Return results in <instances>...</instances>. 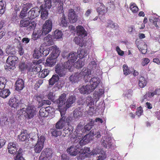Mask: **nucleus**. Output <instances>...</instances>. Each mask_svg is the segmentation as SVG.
Segmentation results:
<instances>
[{"mask_svg":"<svg viewBox=\"0 0 160 160\" xmlns=\"http://www.w3.org/2000/svg\"><path fill=\"white\" fill-rule=\"evenodd\" d=\"M69 131L70 134V137L72 142L76 144H77V143H78L80 146L85 145L89 142L90 140L93 139V137L95 136L96 138H98L101 136V133L99 131H90L88 134L86 135L83 138L81 139L79 137H81V134L78 133L79 131Z\"/></svg>","mask_w":160,"mask_h":160,"instance_id":"obj_1","label":"nucleus"},{"mask_svg":"<svg viewBox=\"0 0 160 160\" xmlns=\"http://www.w3.org/2000/svg\"><path fill=\"white\" fill-rule=\"evenodd\" d=\"M72 146L67 149L68 152L72 156H76L78 153L79 155L78 157V159L82 160L84 159L85 156H86V153L90 152V148L87 147H85L84 148L81 149L80 151L78 149L79 146L77 144H74Z\"/></svg>","mask_w":160,"mask_h":160,"instance_id":"obj_2","label":"nucleus"},{"mask_svg":"<svg viewBox=\"0 0 160 160\" xmlns=\"http://www.w3.org/2000/svg\"><path fill=\"white\" fill-rule=\"evenodd\" d=\"M69 60L67 62H64L63 64H58L55 68V71L60 77L65 76L67 72V69L70 70L71 69L72 64Z\"/></svg>","mask_w":160,"mask_h":160,"instance_id":"obj_3","label":"nucleus"},{"mask_svg":"<svg viewBox=\"0 0 160 160\" xmlns=\"http://www.w3.org/2000/svg\"><path fill=\"white\" fill-rule=\"evenodd\" d=\"M29 18H26L21 19L20 21L19 27L20 28H26L28 31H31L34 30L36 25V23L34 21L30 20Z\"/></svg>","mask_w":160,"mask_h":160,"instance_id":"obj_4","label":"nucleus"},{"mask_svg":"<svg viewBox=\"0 0 160 160\" xmlns=\"http://www.w3.org/2000/svg\"><path fill=\"white\" fill-rule=\"evenodd\" d=\"M20 112V116H23L26 119L29 120L34 117L35 111L33 107L30 106L21 109Z\"/></svg>","mask_w":160,"mask_h":160,"instance_id":"obj_5","label":"nucleus"},{"mask_svg":"<svg viewBox=\"0 0 160 160\" xmlns=\"http://www.w3.org/2000/svg\"><path fill=\"white\" fill-rule=\"evenodd\" d=\"M113 139L106 135L102 136L101 141V144L103 147L108 148L114 149L115 146L113 144Z\"/></svg>","mask_w":160,"mask_h":160,"instance_id":"obj_6","label":"nucleus"},{"mask_svg":"<svg viewBox=\"0 0 160 160\" xmlns=\"http://www.w3.org/2000/svg\"><path fill=\"white\" fill-rule=\"evenodd\" d=\"M0 122L8 126H12L15 122V119L14 117L11 114L10 116L8 115H3L0 118Z\"/></svg>","mask_w":160,"mask_h":160,"instance_id":"obj_7","label":"nucleus"},{"mask_svg":"<svg viewBox=\"0 0 160 160\" xmlns=\"http://www.w3.org/2000/svg\"><path fill=\"white\" fill-rule=\"evenodd\" d=\"M18 58L15 56H10L8 57L6 60L8 65H6V69L9 70L12 69V68L15 67L16 64L18 62Z\"/></svg>","mask_w":160,"mask_h":160,"instance_id":"obj_8","label":"nucleus"},{"mask_svg":"<svg viewBox=\"0 0 160 160\" xmlns=\"http://www.w3.org/2000/svg\"><path fill=\"white\" fill-rule=\"evenodd\" d=\"M38 136L39 138L38 134ZM45 140V138L43 136H41L38 138L37 142L34 147V150L35 152L39 153L41 152L43 148V144Z\"/></svg>","mask_w":160,"mask_h":160,"instance_id":"obj_9","label":"nucleus"},{"mask_svg":"<svg viewBox=\"0 0 160 160\" xmlns=\"http://www.w3.org/2000/svg\"><path fill=\"white\" fill-rule=\"evenodd\" d=\"M52 156V150L49 148L43 149L39 157V160H49Z\"/></svg>","mask_w":160,"mask_h":160,"instance_id":"obj_10","label":"nucleus"},{"mask_svg":"<svg viewBox=\"0 0 160 160\" xmlns=\"http://www.w3.org/2000/svg\"><path fill=\"white\" fill-rule=\"evenodd\" d=\"M52 26V21L51 19H48L45 21L42 28V33L46 35L51 31Z\"/></svg>","mask_w":160,"mask_h":160,"instance_id":"obj_11","label":"nucleus"},{"mask_svg":"<svg viewBox=\"0 0 160 160\" xmlns=\"http://www.w3.org/2000/svg\"><path fill=\"white\" fill-rule=\"evenodd\" d=\"M66 94L63 93L60 95L58 99L55 101L54 102L58 104V107H62L66 106Z\"/></svg>","mask_w":160,"mask_h":160,"instance_id":"obj_12","label":"nucleus"},{"mask_svg":"<svg viewBox=\"0 0 160 160\" xmlns=\"http://www.w3.org/2000/svg\"><path fill=\"white\" fill-rule=\"evenodd\" d=\"M40 12V10L38 7L32 8L28 12L29 18L31 19L35 18L39 15Z\"/></svg>","mask_w":160,"mask_h":160,"instance_id":"obj_13","label":"nucleus"},{"mask_svg":"<svg viewBox=\"0 0 160 160\" xmlns=\"http://www.w3.org/2000/svg\"><path fill=\"white\" fill-rule=\"evenodd\" d=\"M83 112L82 108L78 107L76 108L73 112V116L75 121H77L82 118Z\"/></svg>","mask_w":160,"mask_h":160,"instance_id":"obj_14","label":"nucleus"},{"mask_svg":"<svg viewBox=\"0 0 160 160\" xmlns=\"http://www.w3.org/2000/svg\"><path fill=\"white\" fill-rule=\"evenodd\" d=\"M52 109V108L50 107H48L46 108H42L39 111V115L42 117H47L49 113L51 112V110Z\"/></svg>","mask_w":160,"mask_h":160,"instance_id":"obj_15","label":"nucleus"},{"mask_svg":"<svg viewBox=\"0 0 160 160\" xmlns=\"http://www.w3.org/2000/svg\"><path fill=\"white\" fill-rule=\"evenodd\" d=\"M68 18L71 23H75L77 21V16L73 9H70L69 10Z\"/></svg>","mask_w":160,"mask_h":160,"instance_id":"obj_16","label":"nucleus"},{"mask_svg":"<svg viewBox=\"0 0 160 160\" xmlns=\"http://www.w3.org/2000/svg\"><path fill=\"white\" fill-rule=\"evenodd\" d=\"M100 80L98 77H94L92 78L90 81V87L91 88V90L93 91L97 87L100 83Z\"/></svg>","mask_w":160,"mask_h":160,"instance_id":"obj_17","label":"nucleus"},{"mask_svg":"<svg viewBox=\"0 0 160 160\" xmlns=\"http://www.w3.org/2000/svg\"><path fill=\"white\" fill-rule=\"evenodd\" d=\"M77 33L79 37L83 38L87 35V32L84 28L81 26L77 27Z\"/></svg>","mask_w":160,"mask_h":160,"instance_id":"obj_18","label":"nucleus"},{"mask_svg":"<svg viewBox=\"0 0 160 160\" xmlns=\"http://www.w3.org/2000/svg\"><path fill=\"white\" fill-rule=\"evenodd\" d=\"M49 50L52 51L50 55L57 58L60 52L59 48L56 45H54L49 47Z\"/></svg>","mask_w":160,"mask_h":160,"instance_id":"obj_19","label":"nucleus"},{"mask_svg":"<svg viewBox=\"0 0 160 160\" xmlns=\"http://www.w3.org/2000/svg\"><path fill=\"white\" fill-rule=\"evenodd\" d=\"M18 147V145L15 143L13 142L9 143L8 146V152L11 154H14L16 152Z\"/></svg>","mask_w":160,"mask_h":160,"instance_id":"obj_20","label":"nucleus"},{"mask_svg":"<svg viewBox=\"0 0 160 160\" xmlns=\"http://www.w3.org/2000/svg\"><path fill=\"white\" fill-rule=\"evenodd\" d=\"M79 91L81 93L88 94L93 91L91 90L90 85L83 86L79 89Z\"/></svg>","mask_w":160,"mask_h":160,"instance_id":"obj_21","label":"nucleus"},{"mask_svg":"<svg viewBox=\"0 0 160 160\" xmlns=\"http://www.w3.org/2000/svg\"><path fill=\"white\" fill-rule=\"evenodd\" d=\"M100 4L99 7L97 9V11L98 13V15H103L107 12V8L102 3L99 2Z\"/></svg>","mask_w":160,"mask_h":160,"instance_id":"obj_22","label":"nucleus"},{"mask_svg":"<svg viewBox=\"0 0 160 160\" xmlns=\"http://www.w3.org/2000/svg\"><path fill=\"white\" fill-rule=\"evenodd\" d=\"M43 44L45 46H49L53 44V41L52 35L48 34L43 39Z\"/></svg>","mask_w":160,"mask_h":160,"instance_id":"obj_23","label":"nucleus"},{"mask_svg":"<svg viewBox=\"0 0 160 160\" xmlns=\"http://www.w3.org/2000/svg\"><path fill=\"white\" fill-rule=\"evenodd\" d=\"M16 90L17 91L22 90L24 87V81L22 79H18L15 83Z\"/></svg>","mask_w":160,"mask_h":160,"instance_id":"obj_24","label":"nucleus"},{"mask_svg":"<svg viewBox=\"0 0 160 160\" xmlns=\"http://www.w3.org/2000/svg\"><path fill=\"white\" fill-rule=\"evenodd\" d=\"M8 104L11 108H15L18 107L19 102L15 98H11L9 100Z\"/></svg>","mask_w":160,"mask_h":160,"instance_id":"obj_25","label":"nucleus"},{"mask_svg":"<svg viewBox=\"0 0 160 160\" xmlns=\"http://www.w3.org/2000/svg\"><path fill=\"white\" fill-rule=\"evenodd\" d=\"M56 58L50 56L46 60V65L47 66L52 67L54 66L56 62Z\"/></svg>","mask_w":160,"mask_h":160,"instance_id":"obj_26","label":"nucleus"},{"mask_svg":"<svg viewBox=\"0 0 160 160\" xmlns=\"http://www.w3.org/2000/svg\"><path fill=\"white\" fill-rule=\"evenodd\" d=\"M40 10L41 13V18L43 19H45L48 16V11L47 10V9L44 8L43 5L40 6Z\"/></svg>","mask_w":160,"mask_h":160,"instance_id":"obj_27","label":"nucleus"},{"mask_svg":"<svg viewBox=\"0 0 160 160\" xmlns=\"http://www.w3.org/2000/svg\"><path fill=\"white\" fill-rule=\"evenodd\" d=\"M26 131H22L21 132V134L18 135V138L20 141H23L30 138L29 135L27 133Z\"/></svg>","mask_w":160,"mask_h":160,"instance_id":"obj_28","label":"nucleus"},{"mask_svg":"<svg viewBox=\"0 0 160 160\" xmlns=\"http://www.w3.org/2000/svg\"><path fill=\"white\" fill-rule=\"evenodd\" d=\"M103 151L101 149L97 148L94 149L92 152H88L86 153V156L85 157H89L91 155H96L99 154Z\"/></svg>","mask_w":160,"mask_h":160,"instance_id":"obj_29","label":"nucleus"},{"mask_svg":"<svg viewBox=\"0 0 160 160\" xmlns=\"http://www.w3.org/2000/svg\"><path fill=\"white\" fill-rule=\"evenodd\" d=\"M42 35H44V33H42V31L40 30H38L37 31H33L32 37L33 40H35L40 38Z\"/></svg>","mask_w":160,"mask_h":160,"instance_id":"obj_30","label":"nucleus"},{"mask_svg":"<svg viewBox=\"0 0 160 160\" xmlns=\"http://www.w3.org/2000/svg\"><path fill=\"white\" fill-rule=\"evenodd\" d=\"M138 80V86L140 88H142L146 86L147 83V81L146 79L144 77L140 76Z\"/></svg>","mask_w":160,"mask_h":160,"instance_id":"obj_31","label":"nucleus"},{"mask_svg":"<svg viewBox=\"0 0 160 160\" xmlns=\"http://www.w3.org/2000/svg\"><path fill=\"white\" fill-rule=\"evenodd\" d=\"M91 71L90 69H88L86 68H84L82 69V71L79 73L80 77L82 76L84 77L88 76L91 74Z\"/></svg>","mask_w":160,"mask_h":160,"instance_id":"obj_32","label":"nucleus"},{"mask_svg":"<svg viewBox=\"0 0 160 160\" xmlns=\"http://www.w3.org/2000/svg\"><path fill=\"white\" fill-rule=\"evenodd\" d=\"M81 78L78 72L72 74L69 77V80L72 83L78 82L79 78Z\"/></svg>","mask_w":160,"mask_h":160,"instance_id":"obj_33","label":"nucleus"},{"mask_svg":"<svg viewBox=\"0 0 160 160\" xmlns=\"http://www.w3.org/2000/svg\"><path fill=\"white\" fill-rule=\"evenodd\" d=\"M106 27L111 28L112 29L116 30L118 28V26L117 23H114L111 20H108L106 25Z\"/></svg>","mask_w":160,"mask_h":160,"instance_id":"obj_34","label":"nucleus"},{"mask_svg":"<svg viewBox=\"0 0 160 160\" xmlns=\"http://www.w3.org/2000/svg\"><path fill=\"white\" fill-rule=\"evenodd\" d=\"M59 78L58 74L53 75L49 79V83L50 85H53L59 80Z\"/></svg>","mask_w":160,"mask_h":160,"instance_id":"obj_35","label":"nucleus"},{"mask_svg":"<svg viewBox=\"0 0 160 160\" xmlns=\"http://www.w3.org/2000/svg\"><path fill=\"white\" fill-rule=\"evenodd\" d=\"M76 98L75 96H70L66 101V106H67V107L69 108L71 104L74 102Z\"/></svg>","mask_w":160,"mask_h":160,"instance_id":"obj_36","label":"nucleus"},{"mask_svg":"<svg viewBox=\"0 0 160 160\" xmlns=\"http://www.w3.org/2000/svg\"><path fill=\"white\" fill-rule=\"evenodd\" d=\"M23 150L21 148H19L18 150L17 148V150L14 154L16 155L15 157H14L15 160H19L21 158H23L22 156V155Z\"/></svg>","mask_w":160,"mask_h":160,"instance_id":"obj_37","label":"nucleus"},{"mask_svg":"<svg viewBox=\"0 0 160 160\" xmlns=\"http://www.w3.org/2000/svg\"><path fill=\"white\" fill-rule=\"evenodd\" d=\"M49 73V70L48 69H45L38 73V76L40 78H44L48 75Z\"/></svg>","mask_w":160,"mask_h":160,"instance_id":"obj_38","label":"nucleus"},{"mask_svg":"<svg viewBox=\"0 0 160 160\" xmlns=\"http://www.w3.org/2000/svg\"><path fill=\"white\" fill-rule=\"evenodd\" d=\"M10 94V92L9 89H5L2 91H0V96L3 98L7 97Z\"/></svg>","mask_w":160,"mask_h":160,"instance_id":"obj_39","label":"nucleus"},{"mask_svg":"<svg viewBox=\"0 0 160 160\" xmlns=\"http://www.w3.org/2000/svg\"><path fill=\"white\" fill-rule=\"evenodd\" d=\"M77 55L76 53L71 52L69 54L68 56V60L71 62L73 63L77 59Z\"/></svg>","mask_w":160,"mask_h":160,"instance_id":"obj_40","label":"nucleus"},{"mask_svg":"<svg viewBox=\"0 0 160 160\" xmlns=\"http://www.w3.org/2000/svg\"><path fill=\"white\" fill-rule=\"evenodd\" d=\"M85 64L84 62L82 61L80 59H78V60L74 63V66L78 69L81 68Z\"/></svg>","mask_w":160,"mask_h":160,"instance_id":"obj_41","label":"nucleus"},{"mask_svg":"<svg viewBox=\"0 0 160 160\" xmlns=\"http://www.w3.org/2000/svg\"><path fill=\"white\" fill-rule=\"evenodd\" d=\"M80 59H81L87 55L86 52L84 50L81 49L78 52V55H77Z\"/></svg>","mask_w":160,"mask_h":160,"instance_id":"obj_42","label":"nucleus"},{"mask_svg":"<svg viewBox=\"0 0 160 160\" xmlns=\"http://www.w3.org/2000/svg\"><path fill=\"white\" fill-rule=\"evenodd\" d=\"M35 99L38 102V107H39V105H40V102H41L42 99L44 98V96L42 94H37L35 95L34 97Z\"/></svg>","mask_w":160,"mask_h":160,"instance_id":"obj_43","label":"nucleus"},{"mask_svg":"<svg viewBox=\"0 0 160 160\" xmlns=\"http://www.w3.org/2000/svg\"><path fill=\"white\" fill-rule=\"evenodd\" d=\"M130 9L133 13H137L138 11V8L135 3L130 4Z\"/></svg>","mask_w":160,"mask_h":160,"instance_id":"obj_44","label":"nucleus"},{"mask_svg":"<svg viewBox=\"0 0 160 160\" xmlns=\"http://www.w3.org/2000/svg\"><path fill=\"white\" fill-rule=\"evenodd\" d=\"M6 83V79L4 77H0V90L4 88Z\"/></svg>","mask_w":160,"mask_h":160,"instance_id":"obj_45","label":"nucleus"},{"mask_svg":"<svg viewBox=\"0 0 160 160\" xmlns=\"http://www.w3.org/2000/svg\"><path fill=\"white\" fill-rule=\"evenodd\" d=\"M60 25L61 26L64 27H66L67 26V22L64 13L62 14V16L61 19Z\"/></svg>","mask_w":160,"mask_h":160,"instance_id":"obj_46","label":"nucleus"},{"mask_svg":"<svg viewBox=\"0 0 160 160\" xmlns=\"http://www.w3.org/2000/svg\"><path fill=\"white\" fill-rule=\"evenodd\" d=\"M63 33L61 31L56 30L54 32V38L56 39L61 38H62Z\"/></svg>","mask_w":160,"mask_h":160,"instance_id":"obj_47","label":"nucleus"},{"mask_svg":"<svg viewBox=\"0 0 160 160\" xmlns=\"http://www.w3.org/2000/svg\"><path fill=\"white\" fill-rule=\"evenodd\" d=\"M123 74L126 76L130 74L131 71L126 64H124L122 66Z\"/></svg>","mask_w":160,"mask_h":160,"instance_id":"obj_48","label":"nucleus"},{"mask_svg":"<svg viewBox=\"0 0 160 160\" xmlns=\"http://www.w3.org/2000/svg\"><path fill=\"white\" fill-rule=\"evenodd\" d=\"M160 92V90L158 89H156L152 92H149L148 93V97L149 98L153 97L154 95H159Z\"/></svg>","mask_w":160,"mask_h":160,"instance_id":"obj_49","label":"nucleus"},{"mask_svg":"<svg viewBox=\"0 0 160 160\" xmlns=\"http://www.w3.org/2000/svg\"><path fill=\"white\" fill-rule=\"evenodd\" d=\"M41 70V66L39 64L35 65L32 69V71L36 73H39Z\"/></svg>","mask_w":160,"mask_h":160,"instance_id":"obj_50","label":"nucleus"},{"mask_svg":"<svg viewBox=\"0 0 160 160\" xmlns=\"http://www.w3.org/2000/svg\"><path fill=\"white\" fill-rule=\"evenodd\" d=\"M44 7L46 9H50L52 7L51 0H44Z\"/></svg>","mask_w":160,"mask_h":160,"instance_id":"obj_51","label":"nucleus"},{"mask_svg":"<svg viewBox=\"0 0 160 160\" xmlns=\"http://www.w3.org/2000/svg\"><path fill=\"white\" fill-rule=\"evenodd\" d=\"M69 107H67V106H64L62 107H58L59 111L60 112L61 116H64L66 113V111Z\"/></svg>","mask_w":160,"mask_h":160,"instance_id":"obj_52","label":"nucleus"},{"mask_svg":"<svg viewBox=\"0 0 160 160\" xmlns=\"http://www.w3.org/2000/svg\"><path fill=\"white\" fill-rule=\"evenodd\" d=\"M42 56L41 52L38 50H35L34 51L33 57L34 58L38 59Z\"/></svg>","mask_w":160,"mask_h":160,"instance_id":"obj_53","label":"nucleus"},{"mask_svg":"<svg viewBox=\"0 0 160 160\" xmlns=\"http://www.w3.org/2000/svg\"><path fill=\"white\" fill-rule=\"evenodd\" d=\"M28 67V66L24 62H21L19 64V68L21 71L26 70Z\"/></svg>","mask_w":160,"mask_h":160,"instance_id":"obj_54","label":"nucleus"},{"mask_svg":"<svg viewBox=\"0 0 160 160\" xmlns=\"http://www.w3.org/2000/svg\"><path fill=\"white\" fill-rule=\"evenodd\" d=\"M63 3L62 2H60L58 5L57 8V11L59 14L63 13L64 10L63 7Z\"/></svg>","mask_w":160,"mask_h":160,"instance_id":"obj_55","label":"nucleus"},{"mask_svg":"<svg viewBox=\"0 0 160 160\" xmlns=\"http://www.w3.org/2000/svg\"><path fill=\"white\" fill-rule=\"evenodd\" d=\"M93 126V122L92 121H91L84 126V130H90Z\"/></svg>","mask_w":160,"mask_h":160,"instance_id":"obj_56","label":"nucleus"},{"mask_svg":"<svg viewBox=\"0 0 160 160\" xmlns=\"http://www.w3.org/2000/svg\"><path fill=\"white\" fill-rule=\"evenodd\" d=\"M55 94L52 92H50L47 96L48 98L52 102H55Z\"/></svg>","mask_w":160,"mask_h":160,"instance_id":"obj_57","label":"nucleus"},{"mask_svg":"<svg viewBox=\"0 0 160 160\" xmlns=\"http://www.w3.org/2000/svg\"><path fill=\"white\" fill-rule=\"evenodd\" d=\"M65 123L61 122V121H58L56 124V128L57 129H62L64 126Z\"/></svg>","mask_w":160,"mask_h":160,"instance_id":"obj_58","label":"nucleus"},{"mask_svg":"<svg viewBox=\"0 0 160 160\" xmlns=\"http://www.w3.org/2000/svg\"><path fill=\"white\" fill-rule=\"evenodd\" d=\"M106 155L105 152L104 151H102V152L99 154L97 160H103L105 159Z\"/></svg>","mask_w":160,"mask_h":160,"instance_id":"obj_59","label":"nucleus"},{"mask_svg":"<svg viewBox=\"0 0 160 160\" xmlns=\"http://www.w3.org/2000/svg\"><path fill=\"white\" fill-rule=\"evenodd\" d=\"M51 102L49 100H42L41 102H40V105L39 107H41L43 105H50L51 104Z\"/></svg>","mask_w":160,"mask_h":160,"instance_id":"obj_60","label":"nucleus"},{"mask_svg":"<svg viewBox=\"0 0 160 160\" xmlns=\"http://www.w3.org/2000/svg\"><path fill=\"white\" fill-rule=\"evenodd\" d=\"M43 82V80H42L40 79L38 80L34 85V88L35 89L37 90L38 89Z\"/></svg>","mask_w":160,"mask_h":160,"instance_id":"obj_61","label":"nucleus"},{"mask_svg":"<svg viewBox=\"0 0 160 160\" xmlns=\"http://www.w3.org/2000/svg\"><path fill=\"white\" fill-rule=\"evenodd\" d=\"M5 7L3 2L0 1V13L3 14L5 12Z\"/></svg>","mask_w":160,"mask_h":160,"instance_id":"obj_62","label":"nucleus"},{"mask_svg":"<svg viewBox=\"0 0 160 160\" xmlns=\"http://www.w3.org/2000/svg\"><path fill=\"white\" fill-rule=\"evenodd\" d=\"M32 7V4L31 3H27L24 4V6L23 8L25 11H28L30 8Z\"/></svg>","mask_w":160,"mask_h":160,"instance_id":"obj_63","label":"nucleus"},{"mask_svg":"<svg viewBox=\"0 0 160 160\" xmlns=\"http://www.w3.org/2000/svg\"><path fill=\"white\" fill-rule=\"evenodd\" d=\"M150 62V60L147 58H144L142 59L141 64L143 66L147 65Z\"/></svg>","mask_w":160,"mask_h":160,"instance_id":"obj_64","label":"nucleus"}]
</instances>
